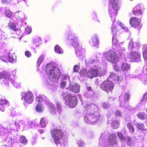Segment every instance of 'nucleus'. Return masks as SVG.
Wrapping results in <instances>:
<instances>
[{"label":"nucleus","instance_id":"20","mask_svg":"<svg viewBox=\"0 0 147 147\" xmlns=\"http://www.w3.org/2000/svg\"><path fill=\"white\" fill-rule=\"evenodd\" d=\"M13 82V80L8 76L3 80V84L6 86H8Z\"/></svg>","mask_w":147,"mask_h":147},{"label":"nucleus","instance_id":"60","mask_svg":"<svg viewBox=\"0 0 147 147\" xmlns=\"http://www.w3.org/2000/svg\"><path fill=\"white\" fill-rule=\"evenodd\" d=\"M57 109H58V110L59 111L60 109H61V106H60V105L58 104H57Z\"/></svg>","mask_w":147,"mask_h":147},{"label":"nucleus","instance_id":"27","mask_svg":"<svg viewBox=\"0 0 147 147\" xmlns=\"http://www.w3.org/2000/svg\"><path fill=\"white\" fill-rule=\"evenodd\" d=\"M90 43L92 46H97L98 44V40L97 37H92L90 41Z\"/></svg>","mask_w":147,"mask_h":147},{"label":"nucleus","instance_id":"52","mask_svg":"<svg viewBox=\"0 0 147 147\" xmlns=\"http://www.w3.org/2000/svg\"><path fill=\"white\" fill-rule=\"evenodd\" d=\"M8 61H9L10 62H13L14 60V59L13 57L11 56H9L8 58Z\"/></svg>","mask_w":147,"mask_h":147},{"label":"nucleus","instance_id":"15","mask_svg":"<svg viewBox=\"0 0 147 147\" xmlns=\"http://www.w3.org/2000/svg\"><path fill=\"white\" fill-rule=\"evenodd\" d=\"M76 54L77 56L80 59L84 58L85 57L84 51L82 48V46L77 48L76 51Z\"/></svg>","mask_w":147,"mask_h":147},{"label":"nucleus","instance_id":"13","mask_svg":"<svg viewBox=\"0 0 147 147\" xmlns=\"http://www.w3.org/2000/svg\"><path fill=\"white\" fill-rule=\"evenodd\" d=\"M140 47V45L139 42H133L131 40L128 44V49L131 52L138 50Z\"/></svg>","mask_w":147,"mask_h":147},{"label":"nucleus","instance_id":"56","mask_svg":"<svg viewBox=\"0 0 147 147\" xmlns=\"http://www.w3.org/2000/svg\"><path fill=\"white\" fill-rule=\"evenodd\" d=\"M1 59L3 61L6 62H8V59H7L6 57L4 56H3L1 57Z\"/></svg>","mask_w":147,"mask_h":147},{"label":"nucleus","instance_id":"21","mask_svg":"<svg viewBox=\"0 0 147 147\" xmlns=\"http://www.w3.org/2000/svg\"><path fill=\"white\" fill-rule=\"evenodd\" d=\"M108 121L109 122L110 121V123L111 124L112 127L114 128H116L118 127L119 125V122L115 119L113 118L112 119H111V117H108Z\"/></svg>","mask_w":147,"mask_h":147},{"label":"nucleus","instance_id":"43","mask_svg":"<svg viewBox=\"0 0 147 147\" xmlns=\"http://www.w3.org/2000/svg\"><path fill=\"white\" fill-rule=\"evenodd\" d=\"M9 104V102L6 99H0V104L1 105H4Z\"/></svg>","mask_w":147,"mask_h":147},{"label":"nucleus","instance_id":"51","mask_svg":"<svg viewBox=\"0 0 147 147\" xmlns=\"http://www.w3.org/2000/svg\"><path fill=\"white\" fill-rule=\"evenodd\" d=\"M25 55L28 57H29L31 55V54L29 51H26L25 52Z\"/></svg>","mask_w":147,"mask_h":147},{"label":"nucleus","instance_id":"55","mask_svg":"<svg viewBox=\"0 0 147 147\" xmlns=\"http://www.w3.org/2000/svg\"><path fill=\"white\" fill-rule=\"evenodd\" d=\"M102 106L104 108H108L109 107V104L106 103H103L102 104Z\"/></svg>","mask_w":147,"mask_h":147},{"label":"nucleus","instance_id":"42","mask_svg":"<svg viewBox=\"0 0 147 147\" xmlns=\"http://www.w3.org/2000/svg\"><path fill=\"white\" fill-rule=\"evenodd\" d=\"M117 24L121 27L126 32L128 30V29L127 28H125L123 25L119 21H118L117 22Z\"/></svg>","mask_w":147,"mask_h":147},{"label":"nucleus","instance_id":"53","mask_svg":"<svg viewBox=\"0 0 147 147\" xmlns=\"http://www.w3.org/2000/svg\"><path fill=\"white\" fill-rule=\"evenodd\" d=\"M143 56L144 60H147V51H143Z\"/></svg>","mask_w":147,"mask_h":147},{"label":"nucleus","instance_id":"23","mask_svg":"<svg viewBox=\"0 0 147 147\" xmlns=\"http://www.w3.org/2000/svg\"><path fill=\"white\" fill-rule=\"evenodd\" d=\"M140 5H138L136 7L133 8L132 12H133V13L135 15L138 16L141 14L142 12L140 9Z\"/></svg>","mask_w":147,"mask_h":147},{"label":"nucleus","instance_id":"48","mask_svg":"<svg viewBox=\"0 0 147 147\" xmlns=\"http://www.w3.org/2000/svg\"><path fill=\"white\" fill-rule=\"evenodd\" d=\"M2 3L5 4H7L12 1V0H1Z\"/></svg>","mask_w":147,"mask_h":147},{"label":"nucleus","instance_id":"36","mask_svg":"<svg viewBox=\"0 0 147 147\" xmlns=\"http://www.w3.org/2000/svg\"><path fill=\"white\" fill-rule=\"evenodd\" d=\"M46 120L44 118H42L41 119L40 121V124L41 127H45L47 124Z\"/></svg>","mask_w":147,"mask_h":147},{"label":"nucleus","instance_id":"54","mask_svg":"<svg viewBox=\"0 0 147 147\" xmlns=\"http://www.w3.org/2000/svg\"><path fill=\"white\" fill-rule=\"evenodd\" d=\"M49 87L53 91H55L56 90V88L54 85H50Z\"/></svg>","mask_w":147,"mask_h":147},{"label":"nucleus","instance_id":"46","mask_svg":"<svg viewBox=\"0 0 147 147\" xmlns=\"http://www.w3.org/2000/svg\"><path fill=\"white\" fill-rule=\"evenodd\" d=\"M79 65H75L74 67V72H77L79 70L80 68L79 65L80 63H79Z\"/></svg>","mask_w":147,"mask_h":147},{"label":"nucleus","instance_id":"58","mask_svg":"<svg viewBox=\"0 0 147 147\" xmlns=\"http://www.w3.org/2000/svg\"><path fill=\"white\" fill-rule=\"evenodd\" d=\"M5 107L3 106H0V110L2 111H4L5 110Z\"/></svg>","mask_w":147,"mask_h":147},{"label":"nucleus","instance_id":"61","mask_svg":"<svg viewBox=\"0 0 147 147\" xmlns=\"http://www.w3.org/2000/svg\"><path fill=\"white\" fill-rule=\"evenodd\" d=\"M39 131L40 134H42V133H43L44 132L43 130H39Z\"/></svg>","mask_w":147,"mask_h":147},{"label":"nucleus","instance_id":"31","mask_svg":"<svg viewBox=\"0 0 147 147\" xmlns=\"http://www.w3.org/2000/svg\"><path fill=\"white\" fill-rule=\"evenodd\" d=\"M55 52L58 54H62L63 53V51L61 48L58 45H56L54 48Z\"/></svg>","mask_w":147,"mask_h":147},{"label":"nucleus","instance_id":"14","mask_svg":"<svg viewBox=\"0 0 147 147\" xmlns=\"http://www.w3.org/2000/svg\"><path fill=\"white\" fill-rule=\"evenodd\" d=\"M80 88V86L78 84L73 83L71 84H69V87L67 88V90L74 93H77L79 92Z\"/></svg>","mask_w":147,"mask_h":147},{"label":"nucleus","instance_id":"59","mask_svg":"<svg viewBox=\"0 0 147 147\" xmlns=\"http://www.w3.org/2000/svg\"><path fill=\"white\" fill-rule=\"evenodd\" d=\"M113 68L116 71H118L119 69V67H117V65H114L113 66Z\"/></svg>","mask_w":147,"mask_h":147},{"label":"nucleus","instance_id":"39","mask_svg":"<svg viewBox=\"0 0 147 147\" xmlns=\"http://www.w3.org/2000/svg\"><path fill=\"white\" fill-rule=\"evenodd\" d=\"M77 143L80 147H84L85 146V143L83 140H78Z\"/></svg>","mask_w":147,"mask_h":147},{"label":"nucleus","instance_id":"33","mask_svg":"<svg viewBox=\"0 0 147 147\" xmlns=\"http://www.w3.org/2000/svg\"><path fill=\"white\" fill-rule=\"evenodd\" d=\"M5 14L7 18H10L12 15V12L8 9H5Z\"/></svg>","mask_w":147,"mask_h":147},{"label":"nucleus","instance_id":"44","mask_svg":"<svg viewBox=\"0 0 147 147\" xmlns=\"http://www.w3.org/2000/svg\"><path fill=\"white\" fill-rule=\"evenodd\" d=\"M12 84H13V86L17 88H19L21 86V83L18 82H14L13 81V83H12Z\"/></svg>","mask_w":147,"mask_h":147},{"label":"nucleus","instance_id":"49","mask_svg":"<svg viewBox=\"0 0 147 147\" xmlns=\"http://www.w3.org/2000/svg\"><path fill=\"white\" fill-rule=\"evenodd\" d=\"M118 39L117 37H112V43L113 45H115L117 44L118 42Z\"/></svg>","mask_w":147,"mask_h":147},{"label":"nucleus","instance_id":"37","mask_svg":"<svg viewBox=\"0 0 147 147\" xmlns=\"http://www.w3.org/2000/svg\"><path fill=\"white\" fill-rule=\"evenodd\" d=\"M128 128L131 132L134 131V128L132 124L130 123H128L127 124Z\"/></svg>","mask_w":147,"mask_h":147},{"label":"nucleus","instance_id":"62","mask_svg":"<svg viewBox=\"0 0 147 147\" xmlns=\"http://www.w3.org/2000/svg\"><path fill=\"white\" fill-rule=\"evenodd\" d=\"M35 109L37 111V106H36V107H35Z\"/></svg>","mask_w":147,"mask_h":147},{"label":"nucleus","instance_id":"26","mask_svg":"<svg viewBox=\"0 0 147 147\" xmlns=\"http://www.w3.org/2000/svg\"><path fill=\"white\" fill-rule=\"evenodd\" d=\"M118 52L120 56H122L123 55L125 51V48L124 47H116L115 49Z\"/></svg>","mask_w":147,"mask_h":147},{"label":"nucleus","instance_id":"6","mask_svg":"<svg viewBox=\"0 0 147 147\" xmlns=\"http://www.w3.org/2000/svg\"><path fill=\"white\" fill-rule=\"evenodd\" d=\"M52 136L55 144L58 147H64L65 144L61 143L62 138L63 135V133L61 131L57 129H54L51 132Z\"/></svg>","mask_w":147,"mask_h":147},{"label":"nucleus","instance_id":"28","mask_svg":"<svg viewBox=\"0 0 147 147\" xmlns=\"http://www.w3.org/2000/svg\"><path fill=\"white\" fill-rule=\"evenodd\" d=\"M134 125L136 126V127L141 130H146L143 123H141L136 122Z\"/></svg>","mask_w":147,"mask_h":147},{"label":"nucleus","instance_id":"35","mask_svg":"<svg viewBox=\"0 0 147 147\" xmlns=\"http://www.w3.org/2000/svg\"><path fill=\"white\" fill-rule=\"evenodd\" d=\"M43 104L42 103L37 104V112H42L43 111Z\"/></svg>","mask_w":147,"mask_h":147},{"label":"nucleus","instance_id":"16","mask_svg":"<svg viewBox=\"0 0 147 147\" xmlns=\"http://www.w3.org/2000/svg\"><path fill=\"white\" fill-rule=\"evenodd\" d=\"M61 79L60 85L61 88H63L65 87L66 83L69 79V77L67 75H63L60 76Z\"/></svg>","mask_w":147,"mask_h":147},{"label":"nucleus","instance_id":"50","mask_svg":"<svg viewBox=\"0 0 147 147\" xmlns=\"http://www.w3.org/2000/svg\"><path fill=\"white\" fill-rule=\"evenodd\" d=\"M116 116H119L120 117H122V113L121 112L119 111H117L115 113Z\"/></svg>","mask_w":147,"mask_h":147},{"label":"nucleus","instance_id":"11","mask_svg":"<svg viewBox=\"0 0 147 147\" xmlns=\"http://www.w3.org/2000/svg\"><path fill=\"white\" fill-rule=\"evenodd\" d=\"M21 95L22 96V99H24L27 103L31 104L33 102L34 96L30 91H28L26 92H22L21 93Z\"/></svg>","mask_w":147,"mask_h":147},{"label":"nucleus","instance_id":"17","mask_svg":"<svg viewBox=\"0 0 147 147\" xmlns=\"http://www.w3.org/2000/svg\"><path fill=\"white\" fill-rule=\"evenodd\" d=\"M68 38L70 42L74 47L77 48L80 47L79 45L77 37H68Z\"/></svg>","mask_w":147,"mask_h":147},{"label":"nucleus","instance_id":"22","mask_svg":"<svg viewBox=\"0 0 147 147\" xmlns=\"http://www.w3.org/2000/svg\"><path fill=\"white\" fill-rule=\"evenodd\" d=\"M37 101L38 102V103H42V104H43L44 102L46 104H47L48 102H49L47 100L46 96L44 95H39L37 96Z\"/></svg>","mask_w":147,"mask_h":147},{"label":"nucleus","instance_id":"5","mask_svg":"<svg viewBox=\"0 0 147 147\" xmlns=\"http://www.w3.org/2000/svg\"><path fill=\"white\" fill-rule=\"evenodd\" d=\"M109 0V13L111 19L114 18V22H115V17L117 15V11L119 8L118 0Z\"/></svg>","mask_w":147,"mask_h":147},{"label":"nucleus","instance_id":"12","mask_svg":"<svg viewBox=\"0 0 147 147\" xmlns=\"http://www.w3.org/2000/svg\"><path fill=\"white\" fill-rule=\"evenodd\" d=\"M117 135L119 137L120 140L122 142H126L127 144L131 147H133L134 146L135 142L132 138H131L129 136H127L124 138L122 134L120 132L117 133Z\"/></svg>","mask_w":147,"mask_h":147},{"label":"nucleus","instance_id":"40","mask_svg":"<svg viewBox=\"0 0 147 147\" xmlns=\"http://www.w3.org/2000/svg\"><path fill=\"white\" fill-rule=\"evenodd\" d=\"M87 89L89 91L86 94V96L87 97V98L91 97L92 96V92H90V91L91 90V88L90 87H87Z\"/></svg>","mask_w":147,"mask_h":147},{"label":"nucleus","instance_id":"8","mask_svg":"<svg viewBox=\"0 0 147 147\" xmlns=\"http://www.w3.org/2000/svg\"><path fill=\"white\" fill-rule=\"evenodd\" d=\"M103 56L106 58L108 61L110 62L115 63L118 61V57L116 53L111 50L104 53Z\"/></svg>","mask_w":147,"mask_h":147},{"label":"nucleus","instance_id":"19","mask_svg":"<svg viewBox=\"0 0 147 147\" xmlns=\"http://www.w3.org/2000/svg\"><path fill=\"white\" fill-rule=\"evenodd\" d=\"M117 138L115 134H113L109 136L108 142L111 145L117 143Z\"/></svg>","mask_w":147,"mask_h":147},{"label":"nucleus","instance_id":"32","mask_svg":"<svg viewBox=\"0 0 147 147\" xmlns=\"http://www.w3.org/2000/svg\"><path fill=\"white\" fill-rule=\"evenodd\" d=\"M114 21L113 22L112 26L111 27V29L112 30V34L113 35V36L115 34H116L117 32V28L116 27V26L115 24H114L113 23Z\"/></svg>","mask_w":147,"mask_h":147},{"label":"nucleus","instance_id":"45","mask_svg":"<svg viewBox=\"0 0 147 147\" xmlns=\"http://www.w3.org/2000/svg\"><path fill=\"white\" fill-rule=\"evenodd\" d=\"M15 32L14 34H17L18 36H20L22 34V32L21 30L20 29L17 28L16 30L14 31Z\"/></svg>","mask_w":147,"mask_h":147},{"label":"nucleus","instance_id":"34","mask_svg":"<svg viewBox=\"0 0 147 147\" xmlns=\"http://www.w3.org/2000/svg\"><path fill=\"white\" fill-rule=\"evenodd\" d=\"M45 56L43 55H41L40 56L37 60V65L39 66L43 62Z\"/></svg>","mask_w":147,"mask_h":147},{"label":"nucleus","instance_id":"24","mask_svg":"<svg viewBox=\"0 0 147 147\" xmlns=\"http://www.w3.org/2000/svg\"><path fill=\"white\" fill-rule=\"evenodd\" d=\"M47 104L49 105L48 106L51 113L52 114H55L57 112V110L54 107V105L50 102H48Z\"/></svg>","mask_w":147,"mask_h":147},{"label":"nucleus","instance_id":"47","mask_svg":"<svg viewBox=\"0 0 147 147\" xmlns=\"http://www.w3.org/2000/svg\"><path fill=\"white\" fill-rule=\"evenodd\" d=\"M31 28L28 27H27L26 28V34H29L31 32Z\"/></svg>","mask_w":147,"mask_h":147},{"label":"nucleus","instance_id":"18","mask_svg":"<svg viewBox=\"0 0 147 147\" xmlns=\"http://www.w3.org/2000/svg\"><path fill=\"white\" fill-rule=\"evenodd\" d=\"M129 22L131 26L134 28L138 27L140 24L138 19L136 17H131Z\"/></svg>","mask_w":147,"mask_h":147},{"label":"nucleus","instance_id":"30","mask_svg":"<svg viewBox=\"0 0 147 147\" xmlns=\"http://www.w3.org/2000/svg\"><path fill=\"white\" fill-rule=\"evenodd\" d=\"M137 116L140 119L144 120L147 118V115L144 112H140L138 113Z\"/></svg>","mask_w":147,"mask_h":147},{"label":"nucleus","instance_id":"4","mask_svg":"<svg viewBox=\"0 0 147 147\" xmlns=\"http://www.w3.org/2000/svg\"><path fill=\"white\" fill-rule=\"evenodd\" d=\"M62 96L65 100V103L69 107L74 108L77 105L76 98L75 96H72L70 93L63 92L62 93Z\"/></svg>","mask_w":147,"mask_h":147},{"label":"nucleus","instance_id":"38","mask_svg":"<svg viewBox=\"0 0 147 147\" xmlns=\"http://www.w3.org/2000/svg\"><path fill=\"white\" fill-rule=\"evenodd\" d=\"M8 26L11 29H12L14 31L16 30V26L13 22L9 23L8 24Z\"/></svg>","mask_w":147,"mask_h":147},{"label":"nucleus","instance_id":"57","mask_svg":"<svg viewBox=\"0 0 147 147\" xmlns=\"http://www.w3.org/2000/svg\"><path fill=\"white\" fill-rule=\"evenodd\" d=\"M143 51H147V44L145 45H144Z\"/></svg>","mask_w":147,"mask_h":147},{"label":"nucleus","instance_id":"41","mask_svg":"<svg viewBox=\"0 0 147 147\" xmlns=\"http://www.w3.org/2000/svg\"><path fill=\"white\" fill-rule=\"evenodd\" d=\"M19 141L22 143H24L26 142L27 140L25 137L23 136H22L20 137Z\"/></svg>","mask_w":147,"mask_h":147},{"label":"nucleus","instance_id":"1","mask_svg":"<svg viewBox=\"0 0 147 147\" xmlns=\"http://www.w3.org/2000/svg\"><path fill=\"white\" fill-rule=\"evenodd\" d=\"M85 61L87 65H94L88 71L85 69L81 70L80 71L81 76L88 77L92 78L97 76H102L105 74V70L100 66L98 60L89 59L87 60L85 59Z\"/></svg>","mask_w":147,"mask_h":147},{"label":"nucleus","instance_id":"9","mask_svg":"<svg viewBox=\"0 0 147 147\" xmlns=\"http://www.w3.org/2000/svg\"><path fill=\"white\" fill-rule=\"evenodd\" d=\"M124 100H122L123 96L121 95L119 96V100L120 102V105L121 107H125L128 109L130 110L133 109L128 104V101L130 98L129 94L128 92H126L125 93L123 96Z\"/></svg>","mask_w":147,"mask_h":147},{"label":"nucleus","instance_id":"2","mask_svg":"<svg viewBox=\"0 0 147 147\" xmlns=\"http://www.w3.org/2000/svg\"><path fill=\"white\" fill-rule=\"evenodd\" d=\"M109 80L105 81L100 85V88L103 90L107 92L108 93L109 92H111L114 88V84L111 80H113L116 83H119L123 80L122 76L114 73H111L110 75Z\"/></svg>","mask_w":147,"mask_h":147},{"label":"nucleus","instance_id":"7","mask_svg":"<svg viewBox=\"0 0 147 147\" xmlns=\"http://www.w3.org/2000/svg\"><path fill=\"white\" fill-rule=\"evenodd\" d=\"M99 117V114L98 112L87 113L85 115L84 121L86 123L94 124L96 123Z\"/></svg>","mask_w":147,"mask_h":147},{"label":"nucleus","instance_id":"29","mask_svg":"<svg viewBox=\"0 0 147 147\" xmlns=\"http://www.w3.org/2000/svg\"><path fill=\"white\" fill-rule=\"evenodd\" d=\"M141 75H139L138 78L141 79V80L145 85H147V75L144 74L142 77H140Z\"/></svg>","mask_w":147,"mask_h":147},{"label":"nucleus","instance_id":"3","mask_svg":"<svg viewBox=\"0 0 147 147\" xmlns=\"http://www.w3.org/2000/svg\"><path fill=\"white\" fill-rule=\"evenodd\" d=\"M45 70L47 74L49 75V79L52 81H56L60 77V70L56 67V64L54 62H51L46 65Z\"/></svg>","mask_w":147,"mask_h":147},{"label":"nucleus","instance_id":"10","mask_svg":"<svg viewBox=\"0 0 147 147\" xmlns=\"http://www.w3.org/2000/svg\"><path fill=\"white\" fill-rule=\"evenodd\" d=\"M140 54L139 52L136 51L130 52L127 55L126 59L129 61H134L138 62L140 60Z\"/></svg>","mask_w":147,"mask_h":147},{"label":"nucleus","instance_id":"25","mask_svg":"<svg viewBox=\"0 0 147 147\" xmlns=\"http://www.w3.org/2000/svg\"><path fill=\"white\" fill-rule=\"evenodd\" d=\"M130 68V65L126 63H122L121 66V69L123 71H128Z\"/></svg>","mask_w":147,"mask_h":147},{"label":"nucleus","instance_id":"64","mask_svg":"<svg viewBox=\"0 0 147 147\" xmlns=\"http://www.w3.org/2000/svg\"><path fill=\"white\" fill-rule=\"evenodd\" d=\"M146 112L147 113V108L146 109Z\"/></svg>","mask_w":147,"mask_h":147},{"label":"nucleus","instance_id":"63","mask_svg":"<svg viewBox=\"0 0 147 147\" xmlns=\"http://www.w3.org/2000/svg\"><path fill=\"white\" fill-rule=\"evenodd\" d=\"M119 31H122V30L121 29H119Z\"/></svg>","mask_w":147,"mask_h":147}]
</instances>
